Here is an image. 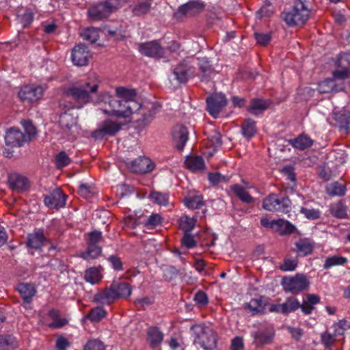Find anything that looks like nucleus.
<instances>
[{"instance_id": "nucleus-55", "label": "nucleus", "mask_w": 350, "mask_h": 350, "mask_svg": "<svg viewBox=\"0 0 350 350\" xmlns=\"http://www.w3.org/2000/svg\"><path fill=\"white\" fill-rule=\"evenodd\" d=\"M254 38L259 45L267 46L271 40V33H254Z\"/></svg>"}, {"instance_id": "nucleus-17", "label": "nucleus", "mask_w": 350, "mask_h": 350, "mask_svg": "<svg viewBox=\"0 0 350 350\" xmlns=\"http://www.w3.org/2000/svg\"><path fill=\"white\" fill-rule=\"evenodd\" d=\"M24 133L20 130L12 128L9 129L5 135V141L7 146L13 147H19L23 146L26 142Z\"/></svg>"}, {"instance_id": "nucleus-62", "label": "nucleus", "mask_w": 350, "mask_h": 350, "mask_svg": "<svg viewBox=\"0 0 350 350\" xmlns=\"http://www.w3.org/2000/svg\"><path fill=\"white\" fill-rule=\"evenodd\" d=\"M102 232L98 230H94L89 233V238L88 244H96L98 245L102 240Z\"/></svg>"}, {"instance_id": "nucleus-25", "label": "nucleus", "mask_w": 350, "mask_h": 350, "mask_svg": "<svg viewBox=\"0 0 350 350\" xmlns=\"http://www.w3.org/2000/svg\"><path fill=\"white\" fill-rule=\"evenodd\" d=\"M153 0H137L131 12L134 16H141L147 14L151 10Z\"/></svg>"}, {"instance_id": "nucleus-14", "label": "nucleus", "mask_w": 350, "mask_h": 350, "mask_svg": "<svg viewBox=\"0 0 350 350\" xmlns=\"http://www.w3.org/2000/svg\"><path fill=\"white\" fill-rule=\"evenodd\" d=\"M129 169L135 173H148L154 168V163L147 157H140L129 164Z\"/></svg>"}, {"instance_id": "nucleus-53", "label": "nucleus", "mask_w": 350, "mask_h": 350, "mask_svg": "<svg viewBox=\"0 0 350 350\" xmlns=\"http://www.w3.org/2000/svg\"><path fill=\"white\" fill-rule=\"evenodd\" d=\"M321 340L325 347V350H331V347L335 342V336L329 332H323L321 335Z\"/></svg>"}, {"instance_id": "nucleus-7", "label": "nucleus", "mask_w": 350, "mask_h": 350, "mask_svg": "<svg viewBox=\"0 0 350 350\" xmlns=\"http://www.w3.org/2000/svg\"><path fill=\"white\" fill-rule=\"evenodd\" d=\"M260 224L264 228L270 229L280 235L293 233L295 227L287 220L283 219L269 220L266 217L260 219Z\"/></svg>"}, {"instance_id": "nucleus-5", "label": "nucleus", "mask_w": 350, "mask_h": 350, "mask_svg": "<svg viewBox=\"0 0 350 350\" xmlns=\"http://www.w3.org/2000/svg\"><path fill=\"white\" fill-rule=\"evenodd\" d=\"M206 7L204 2L198 0L189 1L181 5L174 13V18L177 21H182L185 17L195 16L202 13Z\"/></svg>"}, {"instance_id": "nucleus-24", "label": "nucleus", "mask_w": 350, "mask_h": 350, "mask_svg": "<svg viewBox=\"0 0 350 350\" xmlns=\"http://www.w3.org/2000/svg\"><path fill=\"white\" fill-rule=\"evenodd\" d=\"M17 291L21 295L24 301L29 304L35 295L36 291L33 285L27 283L19 284L17 286Z\"/></svg>"}, {"instance_id": "nucleus-60", "label": "nucleus", "mask_w": 350, "mask_h": 350, "mask_svg": "<svg viewBox=\"0 0 350 350\" xmlns=\"http://www.w3.org/2000/svg\"><path fill=\"white\" fill-rule=\"evenodd\" d=\"M181 242L182 244L187 248H193L196 245V241L194 239L193 236H192L189 232H185Z\"/></svg>"}, {"instance_id": "nucleus-48", "label": "nucleus", "mask_w": 350, "mask_h": 350, "mask_svg": "<svg viewBox=\"0 0 350 350\" xmlns=\"http://www.w3.org/2000/svg\"><path fill=\"white\" fill-rule=\"evenodd\" d=\"M81 36L83 40L90 42L91 44L95 43L99 38L98 31L94 29L90 28L84 30Z\"/></svg>"}, {"instance_id": "nucleus-16", "label": "nucleus", "mask_w": 350, "mask_h": 350, "mask_svg": "<svg viewBox=\"0 0 350 350\" xmlns=\"http://www.w3.org/2000/svg\"><path fill=\"white\" fill-rule=\"evenodd\" d=\"M172 138L175 147L178 150H182L189 138L187 129L183 125L175 126L172 131Z\"/></svg>"}, {"instance_id": "nucleus-28", "label": "nucleus", "mask_w": 350, "mask_h": 350, "mask_svg": "<svg viewBox=\"0 0 350 350\" xmlns=\"http://www.w3.org/2000/svg\"><path fill=\"white\" fill-rule=\"evenodd\" d=\"M269 102L261 98H254L251 100L249 111L253 114H258L268 108Z\"/></svg>"}, {"instance_id": "nucleus-50", "label": "nucleus", "mask_w": 350, "mask_h": 350, "mask_svg": "<svg viewBox=\"0 0 350 350\" xmlns=\"http://www.w3.org/2000/svg\"><path fill=\"white\" fill-rule=\"evenodd\" d=\"M254 338L257 344L265 345L271 341L272 334L267 332L259 331L256 333Z\"/></svg>"}, {"instance_id": "nucleus-35", "label": "nucleus", "mask_w": 350, "mask_h": 350, "mask_svg": "<svg viewBox=\"0 0 350 350\" xmlns=\"http://www.w3.org/2000/svg\"><path fill=\"white\" fill-rule=\"evenodd\" d=\"M329 211L331 214L337 218L342 219L347 216V207L342 202L332 204Z\"/></svg>"}, {"instance_id": "nucleus-26", "label": "nucleus", "mask_w": 350, "mask_h": 350, "mask_svg": "<svg viewBox=\"0 0 350 350\" xmlns=\"http://www.w3.org/2000/svg\"><path fill=\"white\" fill-rule=\"evenodd\" d=\"M185 165L192 172H200L204 169L205 163L202 157L191 155L186 158Z\"/></svg>"}, {"instance_id": "nucleus-46", "label": "nucleus", "mask_w": 350, "mask_h": 350, "mask_svg": "<svg viewBox=\"0 0 350 350\" xmlns=\"http://www.w3.org/2000/svg\"><path fill=\"white\" fill-rule=\"evenodd\" d=\"M152 201L159 205L166 206L168 204V194L152 191L150 195Z\"/></svg>"}, {"instance_id": "nucleus-56", "label": "nucleus", "mask_w": 350, "mask_h": 350, "mask_svg": "<svg viewBox=\"0 0 350 350\" xmlns=\"http://www.w3.org/2000/svg\"><path fill=\"white\" fill-rule=\"evenodd\" d=\"M70 163V159L68 154L62 152L59 153L56 157V165L58 168H62L68 165Z\"/></svg>"}, {"instance_id": "nucleus-11", "label": "nucleus", "mask_w": 350, "mask_h": 350, "mask_svg": "<svg viewBox=\"0 0 350 350\" xmlns=\"http://www.w3.org/2000/svg\"><path fill=\"white\" fill-rule=\"evenodd\" d=\"M92 57V53L83 44L76 45L72 50L71 59L77 66H86Z\"/></svg>"}, {"instance_id": "nucleus-19", "label": "nucleus", "mask_w": 350, "mask_h": 350, "mask_svg": "<svg viewBox=\"0 0 350 350\" xmlns=\"http://www.w3.org/2000/svg\"><path fill=\"white\" fill-rule=\"evenodd\" d=\"M43 94V89H21L18 97L23 101L32 103L39 100Z\"/></svg>"}, {"instance_id": "nucleus-34", "label": "nucleus", "mask_w": 350, "mask_h": 350, "mask_svg": "<svg viewBox=\"0 0 350 350\" xmlns=\"http://www.w3.org/2000/svg\"><path fill=\"white\" fill-rule=\"evenodd\" d=\"M101 247L96 244H88V248L85 252L80 254V257L86 260L94 259L98 257L101 253Z\"/></svg>"}, {"instance_id": "nucleus-51", "label": "nucleus", "mask_w": 350, "mask_h": 350, "mask_svg": "<svg viewBox=\"0 0 350 350\" xmlns=\"http://www.w3.org/2000/svg\"><path fill=\"white\" fill-rule=\"evenodd\" d=\"M335 65L338 68H350V53H340L335 62Z\"/></svg>"}, {"instance_id": "nucleus-61", "label": "nucleus", "mask_w": 350, "mask_h": 350, "mask_svg": "<svg viewBox=\"0 0 350 350\" xmlns=\"http://www.w3.org/2000/svg\"><path fill=\"white\" fill-rule=\"evenodd\" d=\"M33 21V14L29 10H26L25 13L21 17V23L24 28L29 26Z\"/></svg>"}, {"instance_id": "nucleus-6", "label": "nucleus", "mask_w": 350, "mask_h": 350, "mask_svg": "<svg viewBox=\"0 0 350 350\" xmlns=\"http://www.w3.org/2000/svg\"><path fill=\"white\" fill-rule=\"evenodd\" d=\"M262 207L268 211L287 213L291 210V202L288 198H279L276 194L271 193L263 200Z\"/></svg>"}, {"instance_id": "nucleus-22", "label": "nucleus", "mask_w": 350, "mask_h": 350, "mask_svg": "<svg viewBox=\"0 0 350 350\" xmlns=\"http://www.w3.org/2000/svg\"><path fill=\"white\" fill-rule=\"evenodd\" d=\"M333 118L338 124L339 127L346 131H350V111H333Z\"/></svg>"}, {"instance_id": "nucleus-21", "label": "nucleus", "mask_w": 350, "mask_h": 350, "mask_svg": "<svg viewBox=\"0 0 350 350\" xmlns=\"http://www.w3.org/2000/svg\"><path fill=\"white\" fill-rule=\"evenodd\" d=\"M117 299L112 285L95 295V300L101 304H109Z\"/></svg>"}, {"instance_id": "nucleus-58", "label": "nucleus", "mask_w": 350, "mask_h": 350, "mask_svg": "<svg viewBox=\"0 0 350 350\" xmlns=\"http://www.w3.org/2000/svg\"><path fill=\"white\" fill-rule=\"evenodd\" d=\"M272 14L271 4L269 2L265 3L256 13L260 19L262 17H269Z\"/></svg>"}, {"instance_id": "nucleus-37", "label": "nucleus", "mask_w": 350, "mask_h": 350, "mask_svg": "<svg viewBox=\"0 0 350 350\" xmlns=\"http://www.w3.org/2000/svg\"><path fill=\"white\" fill-rule=\"evenodd\" d=\"M117 299L120 297H128L131 294V288L127 283L122 282L120 284H112Z\"/></svg>"}, {"instance_id": "nucleus-43", "label": "nucleus", "mask_w": 350, "mask_h": 350, "mask_svg": "<svg viewBox=\"0 0 350 350\" xmlns=\"http://www.w3.org/2000/svg\"><path fill=\"white\" fill-rule=\"evenodd\" d=\"M284 313L293 312L301 306L300 302L297 299L293 297H288L283 303Z\"/></svg>"}, {"instance_id": "nucleus-9", "label": "nucleus", "mask_w": 350, "mask_h": 350, "mask_svg": "<svg viewBox=\"0 0 350 350\" xmlns=\"http://www.w3.org/2000/svg\"><path fill=\"white\" fill-rule=\"evenodd\" d=\"M67 196L59 188H56L44 197V203L51 209H59L66 206Z\"/></svg>"}, {"instance_id": "nucleus-63", "label": "nucleus", "mask_w": 350, "mask_h": 350, "mask_svg": "<svg viewBox=\"0 0 350 350\" xmlns=\"http://www.w3.org/2000/svg\"><path fill=\"white\" fill-rule=\"evenodd\" d=\"M193 299L200 306H204L208 303V297L206 294L201 291H199L196 293Z\"/></svg>"}, {"instance_id": "nucleus-47", "label": "nucleus", "mask_w": 350, "mask_h": 350, "mask_svg": "<svg viewBox=\"0 0 350 350\" xmlns=\"http://www.w3.org/2000/svg\"><path fill=\"white\" fill-rule=\"evenodd\" d=\"M106 315V311L102 307L92 309L87 318L91 321H99Z\"/></svg>"}, {"instance_id": "nucleus-45", "label": "nucleus", "mask_w": 350, "mask_h": 350, "mask_svg": "<svg viewBox=\"0 0 350 350\" xmlns=\"http://www.w3.org/2000/svg\"><path fill=\"white\" fill-rule=\"evenodd\" d=\"M184 201L186 206L193 209L200 208L204 204L201 196L185 198Z\"/></svg>"}, {"instance_id": "nucleus-44", "label": "nucleus", "mask_w": 350, "mask_h": 350, "mask_svg": "<svg viewBox=\"0 0 350 350\" xmlns=\"http://www.w3.org/2000/svg\"><path fill=\"white\" fill-rule=\"evenodd\" d=\"M22 124L25 132V133H24V137L27 138L26 142H27L31 140L36 136V129L32 122L29 120L22 121Z\"/></svg>"}, {"instance_id": "nucleus-10", "label": "nucleus", "mask_w": 350, "mask_h": 350, "mask_svg": "<svg viewBox=\"0 0 350 350\" xmlns=\"http://www.w3.org/2000/svg\"><path fill=\"white\" fill-rule=\"evenodd\" d=\"M113 5L109 0L100 1L88 9V15L94 21H100L111 13Z\"/></svg>"}, {"instance_id": "nucleus-64", "label": "nucleus", "mask_w": 350, "mask_h": 350, "mask_svg": "<svg viewBox=\"0 0 350 350\" xmlns=\"http://www.w3.org/2000/svg\"><path fill=\"white\" fill-rule=\"evenodd\" d=\"M301 212L310 219H316L320 217V211L314 208H301Z\"/></svg>"}, {"instance_id": "nucleus-3", "label": "nucleus", "mask_w": 350, "mask_h": 350, "mask_svg": "<svg viewBox=\"0 0 350 350\" xmlns=\"http://www.w3.org/2000/svg\"><path fill=\"white\" fill-rule=\"evenodd\" d=\"M305 2L304 0H295L291 10L282 12L281 18L288 26H302L308 20L310 10Z\"/></svg>"}, {"instance_id": "nucleus-57", "label": "nucleus", "mask_w": 350, "mask_h": 350, "mask_svg": "<svg viewBox=\"0 0 350 350\" xmlns=\"http://www.w3.org/2000/svg\"><path fill=\"white\" fill-rule=\"evenodd\" d=\"M100 85H103L100 80L96 74L93 73L89 76L85 86H81L80 88H99Z\"/></svg>"}, {"instance_id": "nucleus-23", "label": "nucleus", "mask_w": 350, "mask_h": 350, "mask_svg": "<svg viewBox=\"0 0 350 350\" xmlns=\"http://www.w3.org/2000/svg\"><path fill=\"white\" fill-rule=\"evenodd\" d=\"M214 73L215 70L208 60L205 59L200 60L198 76L202 81H208Z\"/></svg>"}, {"instance_id": "nucleus-40", "label": "nucleus", "mask_w": 350, "mask_h": 350, "mask_svg": "<svg viewBox=\"0 0 350 350\" xmlns=\"http://www.w3.org/2000/svg\"><path fill=\"white\" fill-rule=\"evenodd\" d=\"M247 309L252 315L262 313L265 310V304L261 299H252L247 305Z\"/></svg>"}, {"instance_id": "nucleus-41", "label": "nucleus", "mask_w": 350, "mask_h": 350, "mask_svg": "<svg viewBox=\"0 0 350 350\" xmlns=\"http://www.w3.org/2000/svg\"><path fill=\"white\" fill-rule=\"evenodd\" d=\"M326 191L331 196H341L345 193V187L342 184L334 182L327 186Z\"/></svg>"}, {"instance_id": "nucleus-20", "label": "nucleus", "mask_w": 350, "mask_h": 350, "mask_svg": "<svg viewBox=\"0 0 350 350\" xmlns=\"http://www.w3.org/2000/svg\"><path fill=\"white\" fill-rule=\"evenodd\" d=\"M294 251L298 256H305L310 254L314 249V243L308 239H300L295 243Z\"/></svg>"}, {"instance_id": "nucleus-49", "label": "nucleus", "mask_w": 350, "mask_h": 350, "mask_svg": "<svg viewBox=\"0 0 350 350\" xmlns=\"http://www.w3.org/2000/svg\"><path fill=\"white\" fill-rule=\"evenodd\" d=\"M104 29L106 35L110 36L116 41L122 40L124 38V32L118 27L112 29L109 27H106Z\"/></svg>"}, {"instance_id": "nucleus-18", "label": "nucleus", "mask_w": 350, "mask_h": 350, "mask_svg": "<svg viewBox=\"0 0 350 350\" xmlns=\"http://www.w3.org/2000/svg\"><path fill=\"white\" fill-rule=\"evenodd\" d=\"M47 241L43 232L37 230L28 234L27 245L29 248L38 250Z\"/></svg>"}, {"instance_id": "nucleus-4", "label": "nucleus", "mask_w": 350, "mask_h": 350, "mask_svg": "<svg viewBox=\"0 0 350 350\" xmlns=\"http://www.w3.org/2000/svg\"><path fill=\"white\" fill-rule=\"evenodd\" d=\"M282 284L286 292L297 294L308 288L309 281L306 275L297 273L293 277L284 278Z\"/></svg>"}, {"instance_id": "nucleus-27", "label": "nucleus", "mask_w": 350, "mask_h": 350, "mask_svg": "<svg viewBox=\"0 0 350 350\" xmlns=\"http://www.w3.org/2000/svg\"><path fill=\"white\" fill-rule=\"evenodd\" d=\"M340 68V69L333 72V78H329L325 81V83H327V85H331L332 88H336V84L329 85V83H334L335 80H344L350 78V68Z\"/></svg>"}, {"instance_id": "nucleus-8", "label": "nucleus", "mask_w": 350, "mask_h": 350, "mask_svg": "<svg viewBox=\"0 0 350 350\" xmlns=\"http://www.w3.org/2000/svg\"><path fill=\"white\" fill-rule=\"evenodd\" d=\"M206 109L209 114L214 118H217L223 109L228 103L225 95L221 92H215L211 94L206 99Z\"/></svg>"}, {"instance_id": "nucleus-38", "label": "nucleus", "mask_w": 350, "mask_h": 350, "mask_svg": "<svg viewBox=\"0 0 350 350\" xmlns=\"http://www.w3.org/2000/svg\"><path fill=\"white\" fill-rule=\"evenodd\" d=\"M242 134L245 137L250 139L256 133L255 121L251 119H247L241 126Z\"/></svg>"}, {"instance_id": "nucleus-31", "label": "nucleus", "mask_w": 350, "mask_h": 350, "mask_svg": "<svg viewBox=\"0 0 350 350\" xmlns=\"http://www.w3.org/2000/svg\"><path fill=\"white\" fill-rule=\"evenodd\" d=\"M18 346V342L13 336H0V350H14Z\"/></svg>"}, {"instance_id": "nucleus-33", "label": "nucleus", "mask_w": 350, "mask_h": 350, "mask_svg": "<svg viewBox=\"0 0 350 350\" xmlns=\"http://www.w3.org/2000/svg\"><path fill=\"white\" fill-rule=\"evenodd\" d=\"M163 339V333L157 327H150L148 332V340L152 347L159 345Z\"/></svg>"}, {"instance_id": "nucleus-52", "label": "nucleus", "mask_w": 350, "mask_h": 350, "mask_svg": "<svg viewBox=\"0 0 350 350\" xmlns=\"http://www.w3.org/2000/svg\"><path fill=\"white\" fill-rule=\"evenodd\" d=\"M79 194L85 199H89L92 197L95 193V188L87 184H81L79 188Z\"/></svg>"}, {"instance_id": "nucleus-59", "label": "nucleus", "mask_w": 350, "mask_h": 350, "mask_svg": "<svg viewBox=\"0 0 350 350\" xmlns=\"http://www.w3.org/2000/svg\"><path fill=\"white\" fill-rule=\"evenodd\" d=\"M84 350H105L104 344L98 340L88 341L84 347Z\"/></svg>"}, {"instance_id": "nucleus-15", "label": "nucleus", "mask_w": 350, "mask_h": 350, "mask_svg": "<svg viewBox=\"0 0 350 350\" xmlns=\"http://www.w3.org/2000/svg\"><path fill=\"white\" fill-rule=\"evenodd\" d=\"M8 183L10 189L18 193L25 191L30 185L27 178L19 174L10 175Z\"/></svg>"}, {"instance_id": "nucleus-30", "label": "nucleus", "mask_w": 350, "mask_h": 350, "mask_svg": "<svg viewBox=\"0 0 350 350\" xmlns=\"http://www.w3.org/2000/svg\"><path fill=\"white\" fill-rule=\"evenodd\" d=\"M60 124L63 128L71 131V134L74 135L77 130L76 119L69 113H64L60 116Z\"/></svg>"}, {"instance_id": "nucleus-36", "label": "nucleus", "mask_w": 350, "mask_h": 350, "mask_svg": "<svg viewBox=\"0 0 350 350\" xmlns=\"http://www.w3.org/2000/svg\"><path fill=\"white\" fill-rule=\"evenodd\" d=\"M84 278L86 282L95 284L100 281L102 275L98 268L91 267L85 271Z\"/></svg>"}, {"instance_id": "nucleus-39", "label": "nucleus", "mask_w": 350, "mask_h": 350, "mask_svg": "<svg viewBox=\"0 0 350 350\" xmlns=\"http://www.w3.org/2000/svg\"><path fill=\"white\" fill-rule=\"evenodd\" d=\"M347 262V259L338 255H334L327 257L323 264V268L328 269L332 267L338 265H343Z\"/></svg>"}, {"instance_id": "nucleus-1", "label": "nucleus", "mask_w": 350, "mask_h": 350, "mask_svg": "<svg viewBox=\"0 0 350 350\" xmlns=\"http://www.w3.org/2000/svg\"><path fill=\"white\" fill-rule=\"evenodd\" d=\"M67 94L81 105L90 101L105 105L102 109L103 113L118 120L103 121L96 131L107 135L118 132L122 125L131 121L135 113L141 116L136 120L137 127L143 129L152 122L161 109V105L156 100L146 99L138 102L135 89H116L113 95L98 92V89H68Z\"/></svg>"}, {"instance_id": "nucleus-12", "label": "nucleus", "mask_w": 350, "mask_h": 350, "mask_svg": "<svg viewBox=\"0 0 350 350\" xmlns=\"http://www.w3.org/2000/svg\"><path fill=\"white\" fill-rule=\"evenodd\" d=\"M138 49L142 54L150 57L161 58L164 55V49L157 40L141 43Z\"/></svg>"}, {"instance_id": "nucleus-54", "label": "nucleus", "mask_w": 350, "mask_h": 350, "mask_svg": "<svg viewBox=\"0 0 350 350\" xmlns=\"http://www.w3.org/2000/svg\"><path fill=\"white\" fill-rule=\"evenodd\" d=\"M297 267V260L291 259L288 258H285L284 260V262L280 265V268L282 271H293Z\"/></svg>"}, {"instance_id": "nucleus-42", "label": "nucleus", "mask_w": 350, "mask_h": 350, "mask_svg": "<svg viewBox=\"0 0 350 350\" xmlns=\"http://www.w3.org/2000/svg\"><path fill=\"white\" fill-rule=\"evenodd\" d=\"M196 225V220L187 215H183L179 219V226L185 232H191Z\"/></svg>"}, {"instance_id": "nucleus-2", "label": "nucleus", "mask_w": 350, "mask_h": 350, "mask_svg": "<svg viewBox=\"0 0 350 350\" xmlns=\"http://www.w3.org/2000/svg\"><path fill=\"white\" fill-rule=\"evenodd\" d=\"M193 343L204 350H213L217 347V337L214 330L204 324L194 325L191 327Z\"/></svg>"}, {"instance_id": "nucleus-32", "label": "nucleus", "mask_w": 350, "mask_h": 350, "mask_svg": "<svg viewBox=\"0 0 350 350\" xmlns=\"http://www.w3.org/2000/svg\"><path fill=\"white\" fill-rule=\"evenodd\" d=\"M230 189L242 202L247 204L253 202L254 198L243 187L236 184L232 185Z\"/></svg>"}, {"instance_id": "nucleus-29", "label": "nucleus", "mask_w": 350, "mask_h": 350, "mask_svg": "<svg viewBox=\"0 0 350 350\" xmlns=\"http://www.w3.org/2000/svg\"><path fill=\"white\" fill-rule=\"evenodd\" d=\"M289 143L297 149L304 150L310 147L313 141L306 135H300L297 138L289 140Z\"/></svg>"}, {"instance_id": "nucleus-13", "label": "nucleus", "mask_w": 350, "mask_h": 350, "mask_svg": "<svg viewBox=\"0 0 350 350\" xmlns=\"http://www.w3.org/2000/svg\"><path fill=\"white\" fill-rule=\"evenodd\" d=\"M173 73L180 83H185L194 75V68L184 60L174 68Z\"/></svg>"}]
</instances>
